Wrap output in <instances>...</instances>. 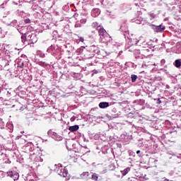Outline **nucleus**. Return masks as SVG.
I'll return each mask as SVG.
<instances>
[{
  "label": "nucleus",
  "instance_id": "33",
  "mask_svg": "<svg viewBox=\"0 0 181 181\" xmlns=\"http://www.w3.org/2000/svg\"><path fill=\"white\" fill-rule=\"evenodd\" d=\"M132 52H134L136 58L138 57V55L141 54V50L136 49L135 47L134 48V51Z\"/></svg>",
  "mask_w": 181,
  "mask_h": 181
},
{
  "label": "nucleus",
  "instance_id": "44",
  "mask_svg": "<svg viewBox=\"0 0 181 181\" xmlns=\"http://www.w3.org/2000/svg\"><path fill=\"white\" fill-rule=\"evenodd\" d=\"M11 93H12V90H11V89H7L6 97H11V95H12Z\"/></svg>",
  "mask_w": 181,
  "mask_h": 181
},
{
  "label": "nucleus",
  "instance_id": "12",
  "mask_svg": "<svg viewBox=\"0 0 181 181\" xmlns=\"http://www.w3.org/2000/svg\"><path fill=\"white\" fill-rule=\"evenodd\" d=\"M35 63L40 66L41 67H44V69H49L50 67V64H47V62L40 61V59H35Z\"/></svg>",
  "mask_w": 181,
  "mask_h": 181
},
{
  "label": "nucleus",
  "instance_id": "19",
  "mask_svg": "<svg viewBox=\"0 0 181 181\" xmlns=\"http://www.w3.org/2000/svg\"><path fill=\"white\" fill-rule=\"evenodd\" d=\"M120 30L123 33H124L126 35L128 34V26H127V24L124 23L123 24L121 25L120 26Z\"/></svg>",
  "mask_w": 181,
  "mask_h": 181
},
{
  "label": "nucleus",
  "instance_id": "32",
  "mask_svg": "<svg viewBox=\"0 0 181 181\" xmlns=\"http://www.w3.org/2000/svg\"><path fill=\"white\" fill-rule=\"evenodd\" d=\"M130 78L132 80V83H135L136 80H138V76L135 74H132Z\"/></svg>",
  "mask_w": 181,
  "mask_h": 181
},
{
  "label": "nucleus",
  "instance_id": "49",
  "mask_svg": "<svg viewBox=\"0 0 181 181\" xmlns=\"http://www.w3.org/2000/svg\"><path fill=\"white\" fill-rule=\"evenodd\" d=\"M24 23H30V18H25L24 19Z\"/></svg>",
  "mask_w": 181,
  "mask_h": 181
},
{
  "label": "nucleus",
  "instance_id": "50",
  "mask_svg": "<svg viewBox=\"0 0 181 181\" xmlns=\"http://www.w3.org/2000/svg\"><path fill=\"white\" fill-rule=\"evenodd\" d=\"M165 63H166V61L165 59H161L160 61V65L161 66H164L165 65Z\"/></svg>",
  "mask_w": 181,
  "mask_h": 181
},
{
  "label": "nucleus",
  "instance_id": "58",
  "mask_svg": "<svg viewBox=\"0 0 181 181\" xmlns=\"http://www.w3.org/2000/svg\"><path fill=\"white\" fill-rule=\"evenodd\" d=\"M136 153L137 155H139V154L141 153V151H139V150L136 151Z\"/></svg>",
  "mask_w": 181,
  "mask_h": 181
},
{
  "label": "nucleus",
  "instance_id": "36",
  "mask_svg": "<svg viewBox=\"0 0 181 181\" xmlns=\"http://www.w3.org/2000/svg\"><path fill=\"white\" fill-rule=\"evenodd\" d=\"M26 40H28L26 33L25 34H22L21 35V42L22 43H26Z\"/></svg>",
  "mask_w": 181,
  "mask_h": 181
},
{
  "label": "nucleus",
  "instance_id": "11",
  "mask_svg": "<svg viewBox=\"0 0 181 181\" xmlns=\"http://www.w3.org/2000/svg\"><path fill=\"white\" fill-rule=\"evenodd\" d=\"M7 93L8 88H5L4 86L0 87V94L3 95V97H0V101H4L6 100L5 97H6Z\"/></svg>",
  "mask_w": 181,
  "mask_h": 181
},
{
  "label": "nucleus",
  "instance_id": "10",
  "mask_svg": "<svg viewBox=\"0 0 181 181\" xmlns=\"http://www.w3.org/2000/svg\"><path fill=\"white\" fill-rule=\"evenodd\" d=\"M47 134L49 136L52 138V139H54V141H63V137L62 136L52 130H49Z\"/></svg>",
  "mask_w": 181,
  "mask_h": 181
},
{
  "label": "nucleus",
  "instance_id": "39",
  "mask_svg": "<svg viewBox=\"0 0 181 181\" xmlns=\"http://www.w3.org/2000/svg\"><path fill=\"white\" fill-rule=\"evenodd\" d=\"M2 62L5 64L1 65V67H6V66H9V61H7L6 59H3Z\"/></svg>",
  "mask_w": 181,
  "mask_h": 181
},
{
  "label": "nucleus",
  "instance_id": "3",
  "mask_svg": "<svg viewBox=\"0 0 181 181\" xmlns=\"http://www.w3.org/2000/svg\"><path fill=\"white\" fill-rule=\"evenodd\" d=\"M139 43V40L136 38H129L125 45L124 49L129 52H134V49L136 47V45Z\"/></svg>",
  "mask_w": 181,
  "mask_h": 181
},
{
  "label": "nucleus",
  "instance_id": "18",
  "mask_svg": "<svg viewBox=\"0 0 181 181\" xmlns=\"http://www.w3.org/2000/svg\"><path fill=\"white\" fill-rule=\"evenodd\" d=\"M134 22L137 25H145L146 23V21H145L144 19L141 17H137Z\"/></svg>",
  "mask_w": 181,
  "mask_h": 181
},
{
  "label": "nucleus",
  "instance_id": "26",
  "mask_svg": "<svg viewBox=\"0 0 181 181\" xmlns=\"http://www.w3.org/2000/svg\"><path fill=\"white\" fill-rule=\"evenodd\" d=\"M134 103L137 104L138 105H144V104H145V100L144 99L136 100L134 101Z\"/></svg>",
  "mask_w": 181,
  "mask_h": 181
},
{
  "label": "nucleus",
  "instance_id": "46",
  "mask_svg": "<svg viewBox=\"0 0 181 181\" xmlns=\"http://www.w3.org/2000/svg\"><path fill=\"white\" fill-rule=\"evenodd\" d=\"M156 104L159 105V104H161L162 103V100H160V98H156L154 99Z\"/></svg>",
  "mask_w": 181,
  "mask_h": 181
},
{
  "label": "nucleus",
  "instance_id": "6",
  "mask_svg": "<svg viewBox=\"0 0 181 181\" xmlns=\"http://www.w3.org/2000/svg\"><path fill=\"white\" fill-rule=\"evenodd\" d=\"M23 149L25 151V152H30V159H33V156L36 152V149H35V146L32 143L26 144L23 147Z\"/></svg>",
  "mask_w": 181,
  "mask_h": 181
},
{
  "label": "nucleus",
  "instance_id": "48",
  "mask_svg": "<svg viewBox=\"0 0 181 181\" xmlns=\"http://www.w3.org/2000/svg\"><path fill=\"white\" fill-rule=\"evenodd\" d=\"M177 50L176 51V53L178 54L181 53V47H179V45L177 46Z\"/></svg>",
  "mask_w": 181,
  "mask_h": 181
},
{
  "label": "nucleus",
  "instance_id": "55",
  "mask_svg": "<svg viewBox=\"0 0 181 181\" xmlns=\"http://www.w3.org/2000/svg\"><path fill=\"white\" fill-rule=\"evenodd\" d=\"M177 115L180 117V118L177 119H179L180 121H181V112H180Z\"/></svg>",
  "mask_w": 181,
  "mask_h": 181
},
{
  "label": "nucleus",
  "instance_id": "34",
  "mask_svg": "<svg viewBox=\"0 0 181 181\" xmlns=\"http://www.w3.org/2000/svg\"><path fill=\"white\" fill-rule=\"evenodd\" d=\"M90 179H92V180H95V181L98 180V174L92 173Z\"/></svg>",
  "mask_w": 181,
  "mask_h": 181
},
{
  "label": "nucleus",
  "instance_id": "63",
  "mask_svg": "<svg viewBox=\"0 0 181 181\" xmlns=\"http://www.w3.org/2000/svg\"><path fill=\"white\" fill-rule=\"evenodd\" d=\"M142 67H146V64H142Z\"/></svg>",
  "mask_w": 181,
  "mask_h": 181
},
{
  "label": "nucleus",
  "instance_id": "30",
  "mask_svg": "<svg viewBox=\"0 0 181 181\" xmlns=\"http://www.w3.org/2000/svg\"><path fill=\"white\" fill-rule=\"evenodd\" d=\"M25 28L26 27L20 25V27H18L17 30L18 32H19L21 35H25V33H23V30H25Z\"/></svg>",
  "mask_w": 181,
  "mask_h": 181
},
{
  "label": "nucleus",
  "instance_id": "13",
  "mask_svg": "<svg viewBox=\"0 0 181 181\" xmlns=\"http://www.w3.org/2000/svg\"><path fill=\"white\" fill-rule=\"evenodd\" d=\"M100 40L102 43L108 45L112 41V38H111V37H110V35L107 34V35H105L103 37L100 38Z\"/></svg>",
  "mask_w": 181,
  "mask_h": 181
},
{
  "label": "nucleus",
  "instance_id": "53",
  "mask_svg": "<svg viewBox=\"0 0 181 181\" xmlns=\"http://www.w3.org/2000/svg\"><path fill=\"white\" fill-rule=\"evenodd\" d=\"M79 42H84V37H79Z\"/></svg>",
  "mask_w": 181,
  "mask_h": 181
},
{
  "label": "nucleus",
  "instance_id": "59",
  "mask_svg": "<svg viewBox=\"0 0 181 181\" xmlns=\"http://www.w3.org/2000/svg\"><path fill=\"white\" fill-rule=\"evenodd\" d=\"M165 87H166L167 90H169V88H170V86L169 85H166Z\"/></svg>",
  "mask_w": 181,
  "mask_h": 181
},
{
  "label": "nucleus",
  "instance_id": "35",
  "mask_svg": "<svg viewBox=\"0 0 181 181\" xmlns=\"http://www.w3.org/2000/svg\"><path fill=\"white\" fill-rule=\"evenodd\" d=\"M148 15L150 17L151 21H152V19H155L156 18V14H155L152 11L148 13Z\"/></svg>",
  "mask_w": 181,
  "mask_h": 181
},
{
  "label": "nucleus",
  "instance_id": "1",
  "mask_svg": "<svg viewBox=\"0 0 181 181\" xmlns=\"http://www.w3.org/2000/svg\"><path fill=\"white\" fill-rule=\"evenodd\" d=\"M101 53H103V51H100V48L96 45L85 47V59H93L94 56L101 57Z\"/></svg>",
  "mask_w": 181,
  "mask_h": 181
},
{
  "label": "nucleus",
  "instance_id": "27",
  "mask_svg": "<svg viewBox=\"0 0 181 181\" xmlns=\"http://www.w3.org/2000/svg\"><path fill=\"white\" fill-rule=\"evenodd\" d=\"M138 117V115L136 113H132L129 112V114L127 115V118H131L135 119Z\"/></svg>",
  "mask_w": 181,
  "mask_h": 181
},
{
  "label": "nucleus",
  "instance_id": "61",
  "mask_svg": "<svg viewBox=\"0 0 181 181\" xmlns=\"http://www.w3.org/2000/svg\"><path fill=\"white\" fill-rule=\"evenodd\" d=\"M83 148H84V149H88V148L87 147V146H83Z\"/></svg>",
  "mask_w": 181,
  "mask_h": 181
},
{
  "label": "nucleus",
  "instance_id": "7",
  "mask_svg": "<svg viewBox=\"0 0 181 181\" xmlns=\"http://www.w3.org/2000/svg\"><path fill=\"white\" fill-rule=\"evenodd\" d=\"M150 26L155 33H163L166 29V26L163 25V23L160 24L159 25L151 24Z\"/></svg>",
  "mask_w": 181,
  "mask_h": 181
},
{
  "label": "nucleus",
  "instance_id": "20",
  "mask_svg": "<svg viewBox=\"0 0 181 181\" xmlns=\"http://www.w3.org/2000/svg\"><path fill=\"white\" fill-rule=\"evenodd\" d=\"M31 160H34V162H43V158H41L40 156H36V152L35 155L33 156V159Z\"/></svg>",
  "mask_w": 181,
  "mask_h": 181
},
{
  "label": "nucleus",
  "instance_id": "43",
  "mask_svg": "<svg viewBox=\"0 0 181 181\" xmlns=\"http://www.w3.org/2000/svg\"><path fill=\"white\" fill-rule=\"evenodd\" d=\"M147 45L149 49H153L155 47V45L152 43V42H148Z\"/></svg>",
  "mask_w": 181,
  "mask_h": 181
},
{
  "label": "nucleus",
  "instance_id": "40",
  "mask_svg": "<svg viewBox=\"0 0 181 181\" xmlns=\"http://www.w3.org/2000/svg\"><path fill=\"white\" fill-rule=\"evenodd\" d=\"M92 28H97L98 30V28H100V25H98V23L94 22L92 23Z\"/></svg>",
  "mask_w": 181,
  "mask_h": 181
},
{
  "label": "nucleus",
  "instance_id": "16",
  "mask_svg": "<svg viewBox=\"0 0 181 181\" xmlns=\"http://www.w3.org/2000/svg\"><path fill=\"white\" fill-rule=\"evenodd\" d=\"M98 107H99V108H101V110L108 108V107H110V103H108V102H100L98 105Z\"/></svg>",
  "mask_w": 181,
  "mask_h": 181
},
{
  "label": "nucleus",
  "instance_id": "54",
  "mask_svg": "<svg viewBox=\"0 0 181 181\" xmlns=\"http://www.w3.org/2000/svg\"><path fill=\"white\" fill-rule=\"evenodd\" d=\"M127 160L129 161V163H131V162H132V158H129Z\"/></svg>",
  "mask_w": 181,
  "mask_h": 181
},
{
  "label": "nucleus",
  "instance_id": "52",
  "mask_svg": "<svg viewBox=\"0 0 181 181\" xmlns=\"http://www.w3.org/2000/svg\"><path fill=\"white\" fill-rule=\"evenodd\" d=\"M5 149H4V146H2V145L0 144V153L2 152V151H4Z\"/></svg>",
  "mask_w": 181,
  "mask_h": 181
},
{
  "label": "nucleus",
  "instance_id": "51",
  "mask_svg": "<svg viewBox=\"0 0 181 181\" xmlns=\"http://www.w3.org/2000/svg\"><path fill=\"white\" fill-rule=\"evenodd\" d=\"M70 121H71V122H74V121H76V117L74 116V117H71Z\"/></svg>",
  "mask_w": 181,
  "mask_h": 181
},
{
  "label": "nucleus",
  "instance_id": "15",
  "mask_svg": "<svg viewBox=\"0 0 181 181\" xmlns=\"http://www.w3.org/2000/svg\"><path fill=\"white\" fill-rule=\"evenodd\" d=\"M100 13H101V11L100 10V8H95L93 9L91 11V16H93V18H97V16H98Z\"/></svg>",
  "mask_w": 181,
  "mask_h": 181
},
{
  "label": "nucleus",
  "instance_id": "37",
  "mask_svg": "<svg viewBox=\"0 0 181 181\" xmlns=\"http://www.w3.org/2000/svg\"><path fill=\"white\" fill-rule=\"evenodd\" d=\"M4 128H5V122L0 118V129H4Z\"/></svg>",
  "mask_w": 181,
  "mask_h": 181
},
{
  "label": "nucleus",
  "instance_id": "31",
  "mask_svg": "<svg viewBox=\"0 0 181 181\" xmlns=\"http://www.w3.org/2000/svg\"><path fill=\"white\" fill-rule=\"evenodd\" d=\"M17 66L20 69H23V66H25V62L23 60L21 59L20 61L18 62Z\"/></svg>",
  "mask_w": 181,
  "mask_h": 181
},
{
  "label": "nucleus",
  "instance_id": "22",
  "mask_svg": "<svg viewBox=\"0 0 181 181\" xmlns=\"http://www.w3.org/2000/svg\"><path fill=\"white\" fill-rule=\"evenodd\" d=\"M90 175H91V173L83 172L80 176L81 179H90Z\"/></svg>",
  "mask_w": 181,
  "mask_h": 181
},
{
  "label": "nucleus",
  "instance_id": "41",
  "mask_svg": "<svg viewBox=\"0 0 181 181\" xmlns=\"http://www.w3.org/2000/svg\"><path fill=\"white\" fill-rule=\"evenodd\" d=\"M128 153L129 156H133L135 158V152H134L132 150H129Z\"/></svg>",
  "mask_w": 181,
  "mask_h": 181
},
{
  "label": "nucleus",
  "instance_id": "28",
  "mask_svg": "<svg viewBox=\"0 0 181 181\" xmlns=\"http://www.w3.org/2000/svg\"><path fill=\"white\" fill-rule=\"evenodd\" d=\"M131 171V168L127 167L124 170L121 171L122 176H126V175H128V173Z\"/></svg>",
  "mask_w": 181,
  "mask_h": 181
},
{
  "label": "nucleus",
  "instance_id": "64",
  "mask_svg": "<svg viewBox=\"0 0 181 181\" xmlns=\"http://www.w3.org/2000/svg\"><path fill=\"white\" fill-rule=\"evenodd\" d=\"M0 33H2V28H0Z\"/></svg>",
  "mask_w": 181,
  "mask_h": 181
},
{
  "label": "nucleus",
  "instance_id": "29",
  "mask_svg": "<svg viewBox=\"0 0 181 181\" xmlns=\"http://www.w3.org/2000/svg\"><path fill=\"white\" fill-rule=\"evenodd\" d=\"M7 128V131H8V132H13V124H7L6 126Z\"/></svg>",
  "mask_w": 181,
  "mask_h": 181
},
{
  "label": "nucleus",
  "instance_id": "17",
  "mask_svg": "<svg viewBox=\"0 0 181 181\" xmlns=\"http://www.w3.org/2000/svg\"><path fill=\"white\" fill-rule=\"evenodd\" d=\"M8 25L12 26L16 29H18V28H21V24L18 22L17 20H13L10 23V24H8Z\"/></svg>",
  "mask_w": 181,
  "mask_h": 181
},
{
  "label": "nucleus",
  "instance_id": "47",
  "mask_svg": "<svg viewBox=\"0 0 181 181\" xmlns=\"http://www.w3.org/2000/svg\"><path fill=\"white\" fill-rule=\"evenodd\" d=\"M111 113L112 114H117V108L116 107H112L111 110Z\"/></svg>",
  "mask_w": 181,
  "mask_h": 181
},
{
  "label": "nucleus",
  "instance_id": "14",
  "mask_svg": "<svg viewBox=\"0 0 181 181\" xmlns=\"http://www.w3.org/2000/svg\"><path fill=\"white\" fill-rule=\"evenodd\" d=\"M98 30V33L100 39H102L103 37H104L107 35V31L105 30V29H104V28L100 27Z\"/></svg>",
  "mask_w": 181,
  "mask_h": 181
},
{
  "label": "nucleus",
  "instance_id": "24",
  "mask_svg": "<svg viewBox=\"0 0 181 181\" xmlns=\"http://www.w3.org/2000/svg\"><path fill=\"white\" fill-rule=\"evenodd\" d=\"M36 54L41 59H45L46 57V54L42 50H37Z\"/></svg>",
  "mask_w": 181,
  "mask_h": 181
},
{
  "label": "nucleus",
  "instance_id": "21",
  "mask_svg": "<svg viewBox=\"0 0 181 181\" xmlns=\"http://www.w3.org/2000/svg\"><path fill=\"white\" fill-rule=\"evenodd\" d=\"M79 129H80V126L76 124V125L69 127V131H70L71 132H76V131H78Z\"/></svg>",
  "mask_w": 181,
  "mask_h": 181
},
{
  "label": "nucleus",
  "instance_id": "62",
  "mask_svg": "<svg viewBox=\"0 0 181 181\" xmlns=\"http://www.w3.org/2000/svg\"><path fill=\"white\" fill-rule=\"evenodd\" d=\"M57 33V32L55 30V31H53V35H56Z\"/></svg>",
  "mask_w": 181,
  "mask_h": 181
},
{
  "label": "nucleus",
  "instance_id": "2",
  "mask_svg": "<svg viewBox=\"0 0 181 181\" xmlns=\"http://www.w3.org/2000/svg\"><path fill=\"white\" fill-rule=\"evenodd\" d=\"M47 53H50L52 56L57 59V60H59L62 59L60 57V49L56 45H52L47 49Z\"/></svg>",
  "mask_w": 181,
  "mask_h": 181
},
{
  "label": "nucleus",
  "instance_id": "25",
  "mask_svg": "<svg viewBox=\"0 0 181 181\" xmlns=\"http://www.w3.org/2000/svg\"><path fill=\"white\" fill-rule=\"evenodd\" d=\"M173 65L176 69H180L181 67V62H180V59H175V61L173 63Z\"/></svg>",
  "mask_w": 181,
  "mask_h": 181
},
{
  "label": "nucleus",
  "instance_id": "42",
  "mask_svg": "<svg viewBox=\"0 0 181 181\" xmlns=\"http://www.w3.org/2000/svg\"><path fill=\"white\" fill-rule=\"evenodd\" d=\"M83 25L81 23L80 21H76L75 23V28H81Z\"/></svg>",
  "mask_w": 181,
  "mask_h": 181
},
{
  "label": "nucleus",
  "instance_id": "4",
  "mask_svg": "<svg viewBox=\"0 0 181 181\" xmlns=\"http://www.w3.org/2000/svg\"><path fill=\"white\" fill-rule=\"evenodd\" d=\"M54 172H55V173H57V175H59V176H63V177H67L69 175V171L67 170V168H66V167L63 168L62 164L55 165Z\"/></svg>",
  "mask_w": 181,
  "mask_h": 181
},
{
  "label": "nucleus",
  "instance_id": "5",
  "mask_svg": "<svg viewBox=\"0 0 181 181\" xmlns=\"http://www.w3.org/2000/svg\"><path fill=\"white\" fill-rule=\"evenodd\" d=\"M8 176V177H11V179H13L14 181L19 180V173L13 171H8L7 173H5L2 170H0V179H4L6 176Z\"/></svg>",
  "mask_w": 181,
  "mask_h": 181
},
{
  "label": "nucleus",
  "instance_id": "45",
  "mask_svg": "<svg viewBox=\"0 0 181 181\" xmlns=\"http://www.w3.org/2000/svg\"><path fill=\"white\" fill-rule=\"evenodd\" d=\"M79 22H81V25H86L87 23V18H82Z\"/></svg>",
  "mask_w": 181,
  "mask_h": 181
},
{
  "label": "nucleus",
  "instance_id": "57",
  "mask_svg": "<svg viewBox=\"0 0 181 181\" xmlns=\"http://www.w3.org/2000/svg\"><path fill=\"white\" fill-rule=\"evenodd\" d=\"M84 142H88V139H86V137H83Z\"/></svg>",
  "mask_w": 181,
  "mask_h": 181
},
{
  "label": "nucleus",
  "instance_id": "8",
  "mask_svg": "<svg viewBox=\"0 0 181 181\" xmlns=\"http://www.w3.org/2000/svg\"><path fill=\"white\" fill-rule=\"evenodd\" d=\"M0 159L8 165H11V162L9 160V154L6 150H3L2 152L0 153Z\"/></svg>",
  "mask_w": 181,
  "mask_h": 181
},
{
  "label": "nucleus",
  "instance_id": "56",
  "mask_svg": "<svg viewBox=\"0 0 181 181\" xmlns=\"http://www.w3.org/2000/svg\"><path fill=\"white\" fill-rule=\"evenodd\" d=\"M123 52L122 51H119L118 53V56H121V54H122Z\"/></svg>",
  "mask_w": 181,
  "mask_h": 181
},
{
  "label": "nucleus",
  "instance_id": "9",
  "mask_svg": "<svg viewBox=\"0 0 181 181\" xmlns=\"http://www.w3.org/2000/svg\"><path fill=\"white\" fill-rule=\"evenodd\" d=\"M28 45H35L37 42V34L32 33L28 37Z\"/></svg>",
  "mask_w": 181,
  "mask_h": 181
},
{
  "label": "nucleus",
  "instance_id": "23",
  "mask_svg": "<svg viewBox=\"0 0 181 181\" xmlns=\"http://www.w3.org/2000/svg\"><path fill=\"white\" fill-rule=\"evenodd\" d=\"M76 53L78 54H81V53H83V54H86V47H81L76 49Z\"/></svg>",
  "mask_w": 181,
  "mask_h": 181
},
{
  "label": "nucleus",
  "instance_id": "38",
  "mask_svg": "<svg viewBox=\"0 0 181 181\" xmlns=\"http://www.w3.org/2000/svg\"><path fill=\"white\" fill-rule=\"evenodd\" d=\"M62 9L63 11H65L66 12H67V11L70 9V6H69V4H65L64 6H63Z\"/></svg>",
  "mask_w": 181,
  "mask_h": 181
},
{
  "label": "nucleus",
  "instance_id": "60",
  "mask_svg": "<svg viewBox=\"0 0 181 181\" xmlns=\"http://www.w3.org/2000/svg\"><path fill=\"white\" fill-rule=\"evenodd\" d=\"M143 52H144V53H146V52H149V49H144Z\"/></svg>",
  "mask_w": 181,
  "mask_h": 181
}]
</instances>
